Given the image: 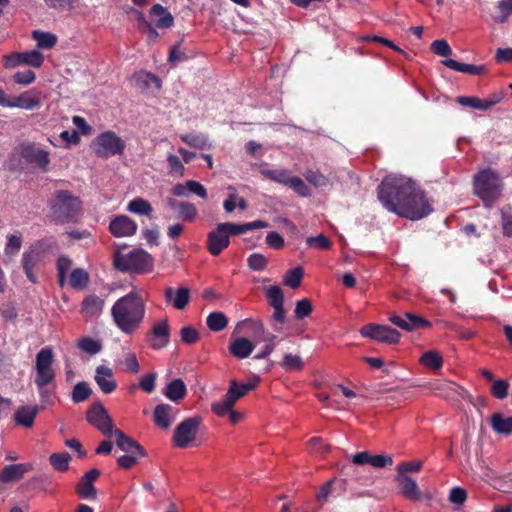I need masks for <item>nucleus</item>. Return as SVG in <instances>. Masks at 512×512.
Masks as SVG:
<instances>
[{
	"instance_id": "nucleus-36",
	"label": "nucleus",
	"mask_w": 512,
	"mask_h": 512,
	"mask_svg": "<svg viewBox=\"0 0 512 512\" xmlns=\"http://www.w3.org/2000/svg\"><path fill=\"white\" fill-rule=\"evenodd\" d=\"M235 403L232 393L229 394L226 392L222 400L211 404V410L219 417H226L229 411L234 407Z\"/></svg>"
},
{
	"instance_id": "nucleus-11",
	"label": "nucleus",
	"mask_w": 512,
	"mask_h": 512,
	"mask_svg": "<svg viewBox=\"0 0 512 512\" xmlns=\"http://www.w3.org/2000/svg\"><path fill=\"white\" fill-rule=\"evenodd\" d=\"M44 62V56L39 50H31L27 52H14L4 56L5 68L12 69L19 65H27L39 68Z\"/></svg>"
},
{
	"instance_id": "nucleus-28",
	"label": "nucleus",
	"mask_w": 512,
	"mask_h": 512,
	"mask_svg": "<svg viewBox=\"0 0 512 512\" xmlns=\"http://www.w3.org/2000/svg\"><path fill=\"white\" fill-rule=\"evenodd\" d=\"M259 382V377L254 376L248 383L239 384L236 380L230 381V386L228 388V393L234 397V401L237 402L241 397H243L246 393L253 390Z\"/></svg>"
},
{
	"instance_id": "nucleus-54",
	"label": "nucleus",
	"mask_w": 512,
	"mask_h": 512,
	"mask_svg": "<svg viewBox=\"0 0 512 512\" xmlns=\"http://www.w3.org/2000/svg\"><path fill=\"white\" fill-rule=\"evenodd\" d=\"M285 370H302L303 360L299 355L285 354L281 363Z\"/></svg>"
},
{
	"instance_id": "nucleus-48",
	"label": "nucleus",
	"mask_w": 512,
	"mask_h": 512,
	"mask_svg": "<svg viewBox=\"0 0 512 512\" xmlns=\"http://www.w3.org/2000/svg\"><path fill=\"white\" fill-rule=\"evenodd\" d=\"M266 297L268 299L269 304L272 307L283 305L284 303V295L281 288L277 285L268 286L264 288Z\"/></svg>"
},
{
	"instance_id": "nucleus-41",
	"label": "nucleus",
	"mask_w": 512,
	"mask_h": 512,
	"mask_svg": "<svg viewBox=\"0 0 512 512\" xmlns=\"http://www.w3.org/2000/svg\"><path fill=\"white\" fill-rule=\"evenodd\" d=\"M180 139L187 143L189 146L197 149L209 148L210 144L208 138L203 134H182Z\"/></svg>"
},
{
	"instance_id": "nucleus-29",
	"label": "nucleus",
	"mask_w": 512,
	"mask_h": 512,
	"mask_svg": "<svg viewBox=\"0 0 512 512\" xmlns=\"http://www.w3.org/2000/svg\"><path fill=\"white\" fill-rule=\"evenodd\" d=\"M162 393L171 401L177 402L183 399L187 393L186 386L181 379L171 381Z\"/></svg>"
},
{
	"instance_id": "nucleus-4",
	"label": "nucleus",
	"mask_w": 512,
	"mask_h": 512,
	"mask_svg": "<svg viewBox=\"0 0 512 512\" xmlns=\"http://www.w3.org/2000/svg\"><path fill=\"white\" fill-rule=\"evenodd\" d=\"M475 194L486 204L495 201L501 194L502 182L499 175L491 170L480 171L474 177Z\"/></svg>"
},
{
	"instance_id": "nucleus-62",
	"label": "nucleus",
	"mask_w": 512,
	"mask_h": 512,
	"mask_svg": "<svg viewBox=\"0 0 512 512\" xmlns=\"http://www.w3.org/2000/svg\"><path fill=\"white\" fill-rule=\"evenodd\" d=\"M312 312V305L309 300L302 299L297 302L295 307V316L298 319L307 317Z\"/></svg>"
},
{
	"instance_id": "nucleus-38",
	"label": "nucleus",
	"mask_w": 512,
	"mask_h": 512,
	"mask_svg": "<svg viewBox=\"0 0 512 512\" xmlns=\"http://www.w3.org/2000/svg\"><path fill=\"white\" fill-rule=\"evenodd\" d=\"M89 282V274L82 268H76L69 274V285L74 289H83Z\"/></svg>"
},
{
	"instance_id": "nucleus-21",
	"label": "nucleus",
	"mask_w": 512,
	"mask_h": 512,
	"mask_svg": "<svg viewBox=\"0 0 512 512\" xmlns=\"http://www.w3.org/2000/svg\"><path fill=\"white\" fill-rule=\"evenodd\" d=\"M255 345L256 343L246 337H237L230 342L229 352L235 358L245 359L252 354Z\"/></svg>"
},
{
	"instance_id": "nucleus-12",
	"label": "nucleus",
	"mask_w": 512,
	"mask_h": 512,
	"mask_svg": "<svg viewBox=\"0 0 512 512\" xmlns=\"http://www.w3.org/2000/svg\"><path fill=\"white\" fill-rule=\"evenodd\" d=\"M87 421L100 430L105 436H111L113 432L112 420L101 403L93 404L87 412Z\"/></svg>"
},
{
	"instance_id": "nucleus-52",
	"label": "nucleus",
	"mask_w": 512,
	"mask_h": 512,
	"mask_svg": "<svg viewBox=\"0 0 512 512\" xmlns=\"http://www.w3.org/2000/svg\"><path fill=\"white\" fill-rule=\"evenodd\" d=\"M302 276L303 271L300 267H296L292 270H289L284 276V284L288 287L296 289L301 284Z\"/></svg>"
},
{
	"instance_id": "nucleus-56",
	"label": "nucleus",
	"mask_w": 512,
	"mask_h": 512,
	"mask_svg": "<svg viewBox=\"0 0 512 512\" xmlns=\"http://www.w3.org/2000/svg\"><path fill=\"white\" fill-rule=\"evenodd\" d=\"M276 336L268 334L266 338L261 341L265 343L264 347L254 356L255 359L261 360L266 359L275 349L276 344L274 342Z\"/></svg>"
},
{
	"instance_id": "nucleus-51",
	"label": "nucleus",
	"mask_w": 512,
	"mask_h": 512,
	"mask_svg": "<svg viewBox=\"0 0 512 512\" xmlns=\"http://www.w3.org/2000/svg\"><path fill=\"white\" fill-rule=\"evenodd\" d=\"M91 393L92 390L86 382H79L73 388L72 399L76 403L83 402L91 395Z\"/></svg>"
},
{
	"instance_id": "nucleus-37",
	"label": "nucleus",
	"mask_w": 512,
	"mask_h": 512,
	"mask_svg": "<svg viewBox=\"0 0 512 512\" xmlns=\"http://www.w3.org/2000/svg\"><path fill=\"white\" fill-rule=\"evenodd\" d=\"M28 470V466L25 464H13L6 466L1 474L0 478L3 481H13L20 479L23 474Z\"/></svg>"
},
{
	"instance_id": "nucleus-58",
	"label": "nucleus",
	"mask_w": 512,
	"mask_h": 512,
	"mask_svg": "<svg viewBox=\"0 0 512 512\" xmlns=\"http://www.w3.org/2000/svg\"><path fill=\"white\" fill-rule=\"evenodd\" d=\"M430 48L433 53L441 57H449L452 55V49L448 42L444 39L433 41Z\"/></svg>"
},
{
	"instance_id": "nucleus-22",
	"label": "nucleus",
	"mask_w": 512,
	"mask_h": 512,
	"mask_svg": "<svg viewBox=\"0 0 512 512\" xmlns=\"http://www.w3.org/2000/svg\"><path fill=\"white\" fill-rule=\"evenodd\" d=\"M165 300L173 305L178 310L184 309L190 300V291L188 288L180 287L176 291L173 288L167 287L164 292Z\"/></svg>"
},
{
	"instance_id": "nucleus-30",
	"label": "nucleus",
	"mask_w": 512,
	"mask_h": 512,
	"mask_svg": "<svg viewBox=\"0 0 512 512\" xmlns=\"http://www.w3.org/2000/svg\"><path fill=\"white\" fill-rule=\"evenodd\" d=\"M140 89L144 91H158L161 88V81L152 73L140 72L135 76Z\"/></svg>"
},
{
	"instance_id": "nucleus-14",
	"label": "nucleus",
	"mask_w": 512,
	"mask_h": 512,
	"mask_svg": "<svg viewBox=\"0 0 512 512\" xmlns=\"http://www.w3.org/2000/svg\"><path fill=\"white\" fill-rule=\"evenodd\" d=\"M229 244L230 238L220 224L207 234V249L213 256L219 255Z\"/></svg>"
},
{
	"instance_id": "nucleus-1",
	"label": "nucleus",
	"mask_w": 512,
	"mask_h": 512,
	"mask_svg": "<svg viewBox=\"0 0 512 512\" xmlns=\"http://www.w3.org/2000/svg\"><path fill=\"white\" fill-rule=\"evenodd\" d=\"M378 198L388 211L411 220L422 219L432 211L423 191L403 175L385 177L379 185Z\"/></svg>"
},
{
	"instance_id": "nucleus-55",
	"label": "nucleus",
	"mask_w": 512,
	"mask_h": 512,
	"mask_svg": "<svg viewBox=\"0 0 512 512\" xmlns=\"http://www.w3.org/2000/svg\"><path fill=\"white\" fill-rule=\"evenodd\" d=\"M497 9L500 14L494 16V21L497 23H504L508 17L512 14V0H501L497 4Z\"/></svg>"
},
{
	"instance_id": "nucleus-6",
	"label": "nucleus",
	"mask_w": 512,
	"mask_h": 512,
	"mask_svg": "<svg viewBox=\"0 0 512 512\" xmlns=\"http://www.w3.org/2000/svg\"><path fill=\"white\" fill-rule=\"evenodd\" d=\"M115 266L120 271L147 272L152 266L151 256L142 249L131 251L128 254H117Z\"/></svg>"
},
{
	"instance_id": "nucleus-34",
	"label": "nucleus",
	"mask_w": 512,
	"mask_h": 512,
	"mask_svg": "<svg viewBox=\"0 0 512 512\" xmlns=\"http://www.w3.org/2000/svg\"><path fill=\"white\" fill-rule=\"evenodd\" d=\"M77 348L86 354L96 355L102 350L103 344L99 339L85 336L77 341Z\"/></svg>"
},
{
	"instance_id": "nucleus-19",
	"label": "nucleus",
	"mask_w": 512,
	"mask_h": 512,
	"mask_svg": "<svg viewBox=\"0 0 512 512\" xmlns=\"http://www.w3.org/2000/svg\"><path fill=\"white\" fill-rule=\"evenodd\" d=\"M104 306V299L90 294L83 299L80 311L86 319L98 318L102 314Z\"/></svg>"
},
{
	"instance_id": "nucleus-23",
	"label": "nucleus",
	"mask_w": 512,
	"mask_h": 512,
	"mask_svg": "<svg viewBox=\"0 0 512 512\" xmlns=\"http://www.w3.org/2000/svg\"><path fill=\"white\" fill-rule=\"evenodd\" d=\"M244 328L256 339V343L267 337L265 326L260 320L245 319L237 324L235 332L241 333Z\"/></svg>"
},
{
	"instance_id": "nucleus-45",
	"label": "nucleus",
	"mask_w": 512,
	"mask_h": 512,
	"mask_svg": "<svg viewBox=\"0 0 512 512\" xmlns=\"http://www.w3.org/2000/svg\"><path fill=\"white\" fill-rule=\"evenodd\" d=\"M261 174L277 183L287 185L291 173L286 169H264Z\"/></svg>"
},
{
	"instance_id": "nucleus-31",
	"label": "nucleus",
	"mask_w": 512,
	"mask_h": 512,
	"mask_svg": "<svg viewBox=\"0 0 512 512\" xmlns=\"http://www.w3.org/2000/svg\"><path fill=\"white\" fill-rule=\"evenodd\" d=\"M499 98L494 100L480 99L477 97L461 96L458 97L457 102L463 106L471 107L477 110L486 111L498 103Z\"/></svg>"
},
{
	"instance_id": "nucleus-20",
	"label": "nucleus",
	"mask_w": 512,
	"mask_h": 512,
	"mask_svg": "<svg viewBox=\"0 0 512 512\" xmlns=\"http://www.w3.org/2000/svg\"><path fill=\"white\" fill-rule=\"evenodd\" d=\"M395 481L404 497L414 501L422 499V493L414 479L407 475H397Z\"/></svg>"
},
{
	"instance_id": "nucleus-47",
	"label": "nucleus",
	"mask_w": 512,
	"mask_h": 512,
	"mask_svg": "<svg viewBox=\"0 0 512 512\" xmlns=\"http://www.w3.org/2000/svg\"><path fill=\"white\" fill-rule=\"evenodd\" d=\"M168 172L175 178L183 177L185 174V167L178 156L169 154L167 156Z\"/></svg>"
},
{
	"instance_id": "nucleus-63",
	"label": "nucleus",
	"mask_w": 512,
	"mask_h": 512,
	"mask_svg": "<svg viewBox=\"0 0 512 512\" xmlns=\"http://www.w3.org/2000/svg\"><path fill=\"white\" fill-rule=\"evenodd\" d=\"M267 265L266 258L258 253H254L248 258V266L255 271L263 270Z\"/></svg>"
},
{
	"instance_id": "nucleus-26",
	"label": "nucleus",
	"mask_w": 512,
	"mask_h": 512,
	"mask_svg": "<svg viewBox=\"0 0 512 512\" xmlns=\"http://www.w3.org/2000/svg\"><path fill=\"white\" fill-rule=\"evenodd\" d=\"M150 15L154 18L155 24L158 28H169L174 23L172 14L160 4H154L150 9Z\"/></svg>"
},
{
	"instance_id": "nucleus-60",
	"label": "nucleus",
	"mask_w": 512,
	"mask_h": 512,
	"mask_svg": "<svg viewBox=\"0 0 512 512\" xmlns=\"http://www.w3.org/2000/svg\"><path fill=\"white\" fill-rule=\"evenodd\" d=\"M509 383L506 380H497L493 383L491 393L498 399H503L508 395Z\"/></svg>"
},
{
	"instance_id": "nucleus-24",
	"label": "nucleus",
	"mask_w": 512,
	"mask_h": 512,
	"mask_svg": "<svg viewBox=\"0 0 512 512\" xmlns=\"http://www.w3.org/2000/svg\"><path fill=\"white\" fill-rule=\"evenodd\" d=\"M112 435L115 437L116 444L120 450L126 453L137 452L139 456L145 455L143 448L135 440L125 435L121 430H113Z\"/></svg>"
},
{
	"instance_id": "nucleus-27",
	"label": "nucleus",
	"mask_w": 512,
	"mask_h": 512,
	"mask_svg": "<svg viewBox=\"0 0 512 512\" xmlns=\"http://www.w3.org/2000/svg\"><path fill=\"white\" fill-rule=\"evenodd\" d=\"M41 106L40 98L32 91H27L14 97L13 108L24 110H34Z\"/></svg>"
},
{
	"instance_id": "nucleus-15",
	"label": "nucleus",
	"mask_w": 512,
	"mask_h": 512,
	"mask_svg": "<svg viewBox=\"0 0 512 512\" xmlns=\"http://www.w3.org/2000/svg\"><path fill=\"white\" fill-rule=\"evenodd\" d=\"M109 230L115 237H130L137 231V224L126 215L114 217L110 224Z\"/></svg>"
},
{
	"instance_id": "nucleus-35",
	"label": "nucleus",
	"mask_w": 512,
	"mask_h": 512,
	"mask_svg": "<svg viewBox=\"0 0 512 512\" xmlns=\"http://www.w3.org/2000/svg\"><path fill=\"white\" fill-rule=\"evenodd\" d=\"M32 38L39 49H51L57 43V36L50 32L35 30L32 32Z\"/></svg>"
},
{
	"instance_id": "nucleus-8",
	"label": "nucleus",
	"mask_w": 512,
	"mask_h": 512,
	"mask_svg": "<svg viewBox=\"0 0 512 512\" xmlns=\"http://www.w3.org/2000/svg\"><path fill=\"white\" fill-rule=\"evenodd\" d=\"M200 424L201 418L198 416L187 418L179 423L172 437L174 446L181 449L193 446L197 438Z\"/></svg>"
},
{
	"instance_id": "nucleus-50",
	"label": "nucleus",
	"mask_w": 512,
	"mask_h": 512,
	"mask_svg": "<svg viewBox=\"0 0 512 512\" xmlns=\"http://www.w3.org/2000/svg\"><path fill=\"white\" fill-rule=\"evenodd\" d=\"M70 460L71 456L67 452L54 453L50 456L51 465L58 471H66Z\"/></svg>"
},
{
	"instance_id": "nucleus-49",
	"label": "nucleus",
	"mask_w": 512,
	"mask_h": 512,
	"mask_svg": "<svg viewBox=\"0 0 512 512\" xmlns=\"http://www.w3.org/2000/svg\"><path fill=\"white\" fill-rule=\"evenodd\" d=\"M72 261L67 257H60L57 261L58 280L60 286H64L71 270Z\"/></svg>"
},
{
	"instance_id": "nucleus-13",
	"label": "nucleus",
	"mask_w": 512,
	"mask_h": 512,
	"mask_svg": "<svg viewBox=\"0 0 512 512\" xmlns=\"http://www.w3.org/2000/svg\"><path fill=\"white\" fill-rule=\"evenodd\" d=\"M178 416L179 410L169 404H159L153 412L155 425L163 430L169 429Z\"/></svg>"
},
{
	"instance_id": "nucleus-25",
	"label": "nucleus",
	"mask_w": 512,
	"mask_h": 512,
	"mask_svg": "<svg viewBox=\"0 0 512 512\" xmlns=\"http://www.w3.org/2000/svg\"><path fill=\"white\" fill-rule=\"evenodd\" d=\"M38 412L39 407L37 405L22 406L16 411L14 419L18 425L30 428L34 423Z\"/></svg>"
},
{
	"instance_id": "nucleus-3",
	"label": "nucleus",
	"mask_w": 512,
	"mask_h": 512,
	"mask_svg": "<svg viewBox=\"0 0 512 512\" xmlns=\"http://www.w3.org/2000/svg\"><path fill=\"white\" fill-rule=\"evenodd\" d=\"M53 362V350L49 347L41 349L36 354L34 383L39 393L42 406L53 403L56 382V371L53 368Z\"/></svg>"
},
{
	"instance_id": "nucleus-17",
	"label": "nucleus",
	"mask_w": 512,
	"mask_h": 512,
	"mask_svg": "<svg viewBox=\"0 0 512 512\" xmlns=\"http://www.w3.org/2000/svg\"><path fill=\"white\" fill-rule=\"evenodd\" d=\"M169 325L166 319L157 322L153 328L149 337V343L151 348L160 350L166 347L169 343Z\"/></svg>"
},
{
	"instance_id": "nucleus-5",
	"label": "nucleus",
	"mask_w": 512,
	"mask_h": 512,
	"mask_svg": "<svg viewBox=\"0 0 512 512\" xmlns=\"http://www.w3.org/2000/svg\"><path fill=\"white\" fill-rule=\"evenodd\" d=\"M53 215L60 221H73L81 210L79 199L65 190L57 191L52 204Z\"/></svg>"
},
{
	"instance_id": "nucleus-46",
	"label": "nucleus",
	"mask_w": 512,
	"mask_h": 512,
	"mask_svg": "<svg viewBox=\"0 0 512 512\" xmlns=\"http://www.w3.org/2000/svg\"><path fill=\"white\" fill-rule=\"evenodd\" d=\"M76 492L84 500H95L97 495L94 484L85 481L83 478L80 479V482L76 486Z\"/></svg>"
},
{
	"instance_id": "nucleus-57",
	"label": "nucleus",
	"mask_w": 512,
	"mask_h": 512,
	"mask_svg": "<svg viewBox=\"0 0 512 512\" xmlns=\"http://www.w3.org/2000/svg\"><path fill=\"white\" fill-rule=\"evenodd\" d=\"M306 180L316 187H324L329 184V179L317 170H308L305 173Z\"/></svg>"
},
{
	"instance_id": "nucleus-32",
	"label": "nucleus",
	"mask_w": 512,
	"mask_h": 512,
	"mask_svg": "<svg viewBox=\"0 0 512 512\" xmlns=\"http://www.w3.org/2000/svg\"><path fill=\"white\" fill-rule=\"evenodd\" d=\"M442 64L454 71L468 73L471 75H480L484 71L483 66H476V65H472V64L460 63L453 59L443 60Z\"/></svg>"
},
{
	"instance_id": "nucleus-7",
	"label": "nucleus",
	"mask_w": 512,
	"mask_h": 512,
	"mask_svg": "<svg viewBox=\"0 0 512 512\" xmlns=\"http://www.w3.org/2000/svg\"><path fill=\"white\" fill-rule=\"evenodd\" d=\"M91 148L98 157L109 158L123 153L124 142L116 133L106 131L92 141Z\"/></svg>"
},
{
	"instance_id": "nucleus-2",
	"label": "nucleus",
	"mask_w": 512,
	"mask_h": 512,
	"mask_svg": "<svg viewBox=\"0 0 512 512\" xmlns=\"http://www.w3.org/2000/svg\"><path fill=\"white\" fill-rule=\"evenodd\" d=\"M111 316L123 333L131 334L138 329L144 319V300L136 292H130L113 304Z\"/></svg>"
},
{
	"instance_id": "nucleus-39",
	"label": "nucleus",
	"mask_w": 512,
	"mask_h": 512,
	"mask_svg": "<svg viewBox=\"0 0 512 512\" xmlns=\"http://www.w3.org/2000/svg\"><path fill=\"white\" fill-rule=\"evenodd\" d=\"M206 324L211 331L219 332L228 325V319L222 312H212L207 316Z\"/></svg>"
},
{
	"instance_id": "nucleus-59",
	"label": "nucleus",
	"mask_w": 512,
	"mask_h": 512,
	"mask_svg": "<svg viewBox=\"0 0 512 512\" xmlns=\"http://www.w3.org/2000/svg\"><path fill=\"white\" fill-rule=\"evenodd\" d=\"M306 243L311 247L323 250L330 249L332 246V242L323 234L308 237Z\"/></svg>"
},
{
	"instance_id": "nucleus-16",
	"label": "nucleus",
	"mask_w": 512,
	"mask_h": 512,
	"mask_svg": "<svg viewBox=\"0 0 512 512\" xmlns=\"http://www.w3.org/2000/svg\"><path fill=\"white\" fill-rule=\"evenodd\" d=\"M389 321L398 328L407 332L414 331L422 326H430V323L427 320L411 313L392 315L389 317Z\"/></svg>"
},
{
	"instance_id": "nucleus-43",
	"label": "nucleus",
	"mask_w": 512,
	"mask_h": 512,
	"mask_svg": "<svg viewBox=\"0 0 512 512\" xmlns=\"http://www.w3.org/2000/svg\"><path fill=\"white\" fill-rule=\"evenodd\" d=\"M127 210L134 214L148 216L152 212V206L142 198H135L128 203Z\"/></svg>"
},
{
	"instance_id": "nucleus-9",
	"label": "nucleus",
	"mask_w": 512,
	"mask_h": 512,
	"mask_svg": "<svg viewBox=\"0 0 512 512\" xmlns=\"http://www.w3.org/2000/svg\"><path fill=\"white\" fill-rule=\"evenodd\" d=\"M20 155L27 164L41 172H47L50 165V152L38 144L26 143L21 146Z\"/></svg>"
},
{
	"instance_id": "nucleus-42",
	"label": "nucleus",
	"mask_w": 512,
	"mask_h": 512,
	"mask_svg": "<svg viewBox=\"0 0 512 512\" xmlns=\"http://www.w3.org/2000/svg\"><path fill=\"white\" fill-rule=\"evenodd\" d=\"M198 216L197 208L193 203L181 201L178 205V218L193 222Z\"/></svg>"
},
{
	"instance_id": "nucleus-10",
	"label": "nucleus",
	"mask_w": 512,
	"mask_h": 512,
	"mask_svg": "<svg viewBox=\"0 0 512 512\" xmlns=\"http://www.w3.org/2000/svg\"><path fill=\"white\" fill-rule=\"evenodd\" d=\"M360 334L365 338L389 345L397 344L401 337L397 330L381 324H367L360 329Z\"/></svg>"
},
{
	"instance_id": "nucleus-64",
	"label": "nucleus",
	"mask_w": 512,
	"mask_h": 512,
	"mask_svg": "<svg viewBox=\"0 0 512 512\" xmlns=\"http://www.w3.org/2000/svg\"><path fill=\"white\" fill-rule=\"evenodd\" d=\"M502 228L507 237L512 238V209L508 208L502 211Z\"/></svg>"
},
{
	"instance_id": "nucleus-40",
	"label": "nucleus",
	"mask_w": 512,
	"mask_h": 512,
	"mask_svg": "<svg viewBox=\"0 0 512 512\" xmlns=\"http://www.w3.org/2000/svg\"><path fill=\"white\" fill-rule=\"evenodd\" d=\"M38 254L36 251H27L22 256V266L25 271L27 278L32 282L36 283V277L33 274V267L37 261Z\"/></svg>"
},
{
	"instance_id": "nucleus-61",
	"label": "nucleus",
	"mask_w": 512,
	"mask_h": 512,
	"mask_svg": "<svg viewBox=\"0 0 512 512\" xmlns=\"http://www.w3.org/2000/svg\"><path fill=\"white\" fill-rule=\"evenodd\" d=\"M180 338L186 344H194L199 339V333L191 326H187L181 329Z\"/></svg>"
},
{
	"instance_id": "nucleus-44",
	"label": "nucleus",
	"mask_w": 512,
	"mask_h": 512,
	"mask_svg": "<svg viewBox=\"0 0 512 512\" xmlns=\"http://www.w3.org/2000/svg\"><path fill=\"white\" fill-rule=\"evenodd\" d=\"M420 362L428 368L437 370L442 367L443 358L436 351L429 350L421 356Z\"/></svg>"
},
{
	"instance_id": "nucleus-53",
	"label": "nucleus",
	"mask_w": 512,
	"mask_h": 512,
	"mask_svg": "<svg viewBox=\"0 0 512 512\" xmlns=\"http://www.w3.org/2000/svg\"><path fill=\"white\" fill-rule=\"evenodd\" d=\"M287 186L293 189L297 194L302 197L310 196V189L305 182L297 176H290Z\"/></svg>"
},
{
	"instance_id": "nucleus-33",
	"label": "nucleus",
	"mask_w": 512,
	"mask_h": 512,
	"mask_svg": "<svg viewBox=\"0 0 512 512\" xmlns=\"http://www.w3.org/2000/svg\"><path fill=\"white\" fill-rule=\"evenodd\" d=\"M491 426L496 433L509 435L512 433V417L495 413L491 416Z\"/></svg>"
},
{
	"instance_id": "nucleus-18",
	"label": "nucleus",
	"mask_w": 512,
	"mask_h": 512,
	"mask_svg": "<svg viewBox=\"0 0 512 512\" xmlns=\"http://www.w3.org/2000/svg\"><path fill=\"white\" fill-rule=\"evenodd\" d=\"M94 380L104 394H110L117 388V383L113 378V371L108 366H97Z\"/></svg>"
}]
</instances>
